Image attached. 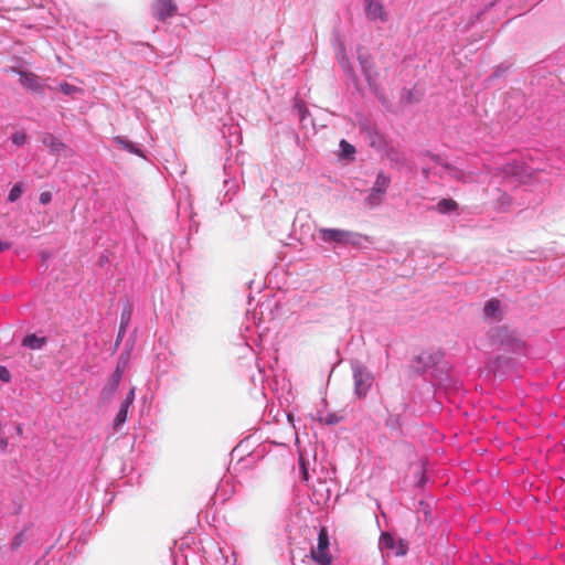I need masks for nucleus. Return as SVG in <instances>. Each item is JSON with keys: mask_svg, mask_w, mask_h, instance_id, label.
Returning a JSON list of instances; mask_svg holds the SVG:
<instances>
[{"mask_svg": "<svg viewBox=\"0 0 565 565\" xmlns=\"http://www.w3.org/2000/svg\"><path fill=\"white\" fill-rule=\"evenodd\" d=\"M352 377L354 383V394L358 397H365L373 383V373L359 360L351 361Z\"/></svg>", "mask_w": 565, "mask_h": 565, "instance_id": "f257e3e1", "label": "nucleus"}, {"mask_svg": "<svg viewBox=\"0 0 565 565\" xmlns=\"http://www.w3.org/2000/svg\"><path fill=\"white\" fill-rule=\"evenodd\" d=\"M318 235L321 242L333 245H358L362 237L360 234L347 230L327 227L319 228Z\"/></svg>", "mask_w": 565, "mask_h": 565, "instance_id": "f03ea898", "label": "nucleus"}, {"mask_svg": "<svg viewBox=\"0 0 565 565\" xmlns=\"http://www.w3.org/2000/svg\"><path fill=\"white\" fill-rule=\"evenodd\" d=\"M490 342L492 345L503 350L515 351L521 348V341L516 338L513 331L507 327H498L489 333Z\"/></svg>", "mask_w": 565, "mask_h": 565, "instance_id": "7ed1b4c3", "label": "nucleus"}, {"mask_svg": "<svg viewBox=\"0 0 565 565\" xmlns=\"http://www.w3.org/2000/svg\"><path fill=\"white\" fill-rule=\"evenodd\" d=\"M391 183V179L383 172L377 173L375 182L365 198V203L370 207L377 206L382 203L383 196L386 193Z\"/></svg>", "mask_w": 565, "mask_h": 565, "instance_id": "20e7f679", "label": "nucleus"}, {"mask_svg": "<svg viewBox=\"0 0 565 565\" xmlns=\"http://www.w3.org/2000/svg\"><path fill=\"white\" fill-rule=\"evenodd\" d=\"M363 11L367 21L386 23L390 14L382 0H362Z\"/></svg>", "mask_w": 565, "mask_h": 565, "instance_id": "39448f33", "label": "nucleus"}, {"mask_svg": "<svg viewBox=\"0 0 565 565\" xmlns=\"http://www.w3.org/2000/svg\"><path fill=\"white\" fill-rule=\"evenodd\" d=\"M329 536L326 529H321L318 534V544L311 550L312 559L319 565H330L331 558L328 554Z\"/></svg>", "mask_w": 565, "mask_h": 565, "instance_id": "423d86ee", "label": "nucleus"}, {"mask_svg": "<svg viewBox=\"0 0 565 565\" xmlns=\"http://www.w3.org/2000/svg\"><path fill=\"white\" fill-rule=\"evenodd\" d=\"M380 545L382 547L394 551L396 556H404L407 553L408 546L404 540L396 541L390 533H383L381 535Z\"/></svg>", "mask_w": 565, "mask_h": 565, "instance_id": "0eeeda50", "label": "nucleus"}, {"mask_svg": "<svg viewBox=\"0 0 565 565\" xmlns=\"http://www.w3.org/2000/svg\"><path fill=\"white\" fill-rule=\"evenodd\" d=\"M434 160H435L436 164L439 166L440 168H443L449 177H451L458 181H463V182H468V181L472 180L471 173H466L461 169H458L457 167L449 164L440 157L436 156V157H434Z\"/></svg>", "mask_w": 565, "mask_h": 565, "instance_id": "6e6552de", "label": "nucleus"}, {"mask_svg": "<svg viewBox=\"0 0 565 565\" xmlns=\"http://www.w3.org/2000/svg\"><path fill=\"white\" fill-rule=\"evenodd\" d=\"M358 61L361 66V71L365 77V79L371 84L373 81V63L371 61V56L365 47L359 46L358 51Z\"/></svg>", "mask_w": 565, "mask_h": 565, "instance_id": "1a4fd4ad", "label": "nucleus"}, {"mask_svg": "<svg viewBox=\"0 0 565 565\" xmlns=\"http://www.w3.org/2000/svg\"><path fill=\"white\" fill-rule=\"evenodd\" d=\"M122 379V369L120 367V364H117L116 370L110 375L107 384L102 390V395L104 398H110L116 393L120 382Z\"/></svg>", "mask_w": 565, "mask_h": 565, "instance_id": "9d476101", "label": "nucleus"}, {"mask_svg": "<svg viewBox=\"0 0 565 565\" xmlns=\"http://www.w3.org/2000/svg\"><path fill=\"white\" fill-rule=\"evenodd\" d=\"M177 10L172 0H157L153 7V14L157 19L164 21L167 18L172 17Z\"/></svg>", "mask_w": 565, "mask_h": 565, "instance_id": "9b49d317", "label": "nucleus"}, {"mask_svg": "<svg viewBox=\"0 0 565 565\" xmlns=\"http://www.w3.org/2000/svg\"><path fill=\"white\" fill-rule=\"evenodd\" d=\"M42 145L50 150L51 153L58 156L64 151H67V147L60 139L52 135H44L41 139Z\"/></svg>", "mask_w": 565, "mask_h": 565, "instance_id": "f8f14e48", "label": "nucleus"}, {"mask_svg": "<svg viewBox=\"0 0 565 565\" xmlns=\"http://www.w3.org/2000/svg\"><path fill=\"white\" fill-rule=\"evenodd\" d=\"M295 109L298 113L299 120L303 128H307L309 125L312 127V129L316 131V124L313 119L311 118V115L306 107V105L301 100H297L295 104Z\"/></svg>", "mask_w": 565, "mask_h": 565, "instance_id": "ddd939ff", "label": "nucleus"}, {"mask_svg": "<svg viewBox=\"0 0 565 565\" xmlns=\"http://www.w3.org/2000/svg\"><path fill=\"white\" fill-rule=\"evenodd\" d=\"M484 317L491 320L501 318V303L498 299H490L484 306Z\"/></svg>", "mask_w": 565, "mask_h": 565, "instance_id": "4468645a", "label": "nucleus"}, {"mask_svg": "<svg viewBox=\"0 0 565 565\" xmlns=\"http://www.w3.org/2000/svg\"><path fill=\"white\" fill-rule=\"evenodd\" d=\"M114 142L116 145H118L120 148L125 149L126 151H128L132 154L143 157L142 150L138 146H136L134 142H131L130 140H128L127 138H125L122 136H116L114 138Z\"/></svg>", "mask_w": 565, "mask_h": 565, "instance_id": "2eb2a0df", "label": "nucleus"}, {"mask_svg": "<svg viewBox=\"0 0 565 565\" xmlns=\"http://www.w3.org/2000/svg\"><path fill=\"white\" fill-rule=\"evenodd\" d=\"M205 565H233L222 548H217L205 559Z\"/></svg>", "mask_w": 565, "mask_h": 565, "instance_id": "dca6fc26", "label": "nucleus"}, {"mask_svg": "<svg viewBox=\"0 0 565 565\" xmlns=\"http://www.w3.org/2000/svg\"><path fill=\"white\" fill-rule=\"evenodd\" d=\"M337 58L342 70L350 76H353V68L343 45L337 52Z\"/></svg>", "mask_w": 565, "mask_h": 565, "instance_id": "f3484780", "label": "nucleus"}, {"mask_svg": "<svg viewBox=\"0 0 565 565\" xmlns=\"http://www.w3.org/2000/svg\"><path fill=\"white\" fill-rule=\"evenodd\" d=\"M238 191V182L236 179H227L224 181L223 202H230Z\"/></svg>", "mask_w": 565, "mask_h": 565, "instance_id": "a211bd4d", "label": "nucleus"}, {"mask_svg": "<svg viewBox=\"0 0 565 565\" xmlns=\"http://www.w3.org/2000/svg\"><path fill=\"white\" fill-rule=\"evenodd\" d=\"M457 207L458 204L452 199H443L436 205V210L441 214L454 212L457 210Z\"/></svg>", "mask_w": 565, "mask_h": 565, "instance_id": "6ab92c4d", "label": "nucleus"}, {"mask_svg": "<svg viewBox=\"0 0 565 565\" xmlns=\"http://www.w3.org/2000/svg\"><path fill=\"white\" fill-rule=\"evenodd\" d=\"M443 358V354L438 351L436 353L423 352L418 360L419 362L425 363V367H428L435 363H437Z\"/></svg>", "mask_w": 565, "mask_h": 565, "instance_id": "aec40b11", "label": "nucleus"}, {"mask_svg": "<svg viewBox=\"0 0 565 565\" xmlns=\"http://www.w3.org/2000/svg\"><path fill=\"white\" fill-rule=\"evenodd\" d=\"M339 147L341 150V157L344 159H351L355 153V148L344 139L340 141Z\"/></svg>", "mask_w": 565, "mask_h": 565, "instance_id": "412c9836", "label": "nucleus"}, {"mask_svg": "<svg viewBox=\"0 0 565 565\" xmlns=\"http://www.w3.org/2000/svg\"><path fill=\"white\" fill-rule=\"evenodd\" d=\"M60 90L67 96H75L76 94L83 93V89L81 87L71 85L68 83L60 84Z\"/></svg>", "mask_w": 565, "mask_h": 565, "instance_id": "4be33fe9", "label": "nucleus"}, {"mask_svg": "<svg viewBox=\"0 0 565 565\" xmlns=\"http://www.w3.org/2000/svg\"><path fill=\"white\" fill-rule=\"evenodd\" d=\"M128 409L120 405V408L115 417L114 427L118 429L127 420Z\"/></svg>", "mask_w": 565, "mask_h": 565, "instance_id": "5701e85b", "label": "nucleus"}, {"mask_svg": "<svg viewBox=\"0 0 565 565\" xmlns=\"http://www.w3.org/2000/svg\"><path fill=\"white\" fill-rule=\"evenodd\" d=\"M19 82L25 88H30V89L33 88L34 79H33V75L32 74H25V73L20 72L19 73Z\"/></svg>", "mask_w": 565, "mask_h": 565, "instance_id": "b1692460", "label": "nucleus"}, {"mask_svg": "<svg viewBox=\"0 0 565 565\" xmlns=\"http://www.w3.org/2000/svg\"><path fill=\"white\" fill-rule=\"evenodd\" d=\"M130 317H131L130 309L129 308L124 309L121 312V316H120L121 329H127L128 323L130 321Z\"/></svg>", "mask_w": 565, "mask_h": 565, "instance_id": "393cba45", "label": "nucleus"}, {"mask_svg": "<svg viewBox=\"0 0 565 565\" xmlns=\"http://www.w3.org/2000/svg\"><path fill=\"white\" fill-rule=\"evenodd\" d=\"M22 193V189H21V185L20 184H15L11 190H10V193H9V196H8V200L10 202H14L17 201L20 195Z\"/></svg>", "mask_w": 565, "mask_h": 565, "instance_id": "a878e982", "label": "nucleus"}, {"mask_svg": "<svg viewBox=\"0 0 565 565\" xmlns=\"http://www.w3.org/2000/svg\"><path fill=\"white\" fill-rule=\"evenodd\" d=\"M22 344L24 347H29L31 349L35 348V333H32V334H29L26 335L23 341H22Z\"/></svg>", "mask_w": 565, "mask_h": 565, "instance_id": "bb28decb", "label": "nucleus"}, {"mask_svg": "<svg viewBox=\"0 0 565 565\" xmlns=\"http://www.w3.org/2000/svg\"><path fill=\"white\" fill-rule=\"evenodd\" d=\"M25 135L23 132H15L13 136H12V141L13 143H15L17 146H22L24 142H25Z\"/></svg>", "mask_w": 565, "mask_h": 565, "instance_id": "cd10ccee", "label": "nucleus"}, {"mask_svg": "<svg viewBox=\"0 0 565 565\" xmlns=\"http://www.w3.org/2000/svg\"><path fill=\"white\" fill-rule=\"evenodd\" d=\"M11 379L10 372L6 366L0 365V380L3 382H9Z\"/></svg>", "mask_w": 565, "mask_h": 565, "instance_id": "c85d7f7f", "label": "nucleus"}, {"mask_svg": "<svg viewBox=\"0 0 565 565\" xmlns=\"http://www.w3.org/2000/svg\"><path fill=\"white\" fill-rule=\"evenodd\" d=\"M39 200L42 204H47L52 200V193L49 191H44L40 194Z\"/></svg>", "mask_w": 565, "mask_h": 565, "instance_id": "c756f323", "label": "nucleus"}, {"mask_svg": "<svg viewBox=\"0 0 565 565\" xmlns=\"http://www.w3.org/2000/svg\"><path fill=\"white\" fill-rule=\"evenodd\" d=\"M338 420H339V418L333 414L328 415L324 419L326 424H328V425H333V424L338 423Z\"/></svg>", "mask_w": 565, "mask_h": 565, "instance_id": "7c9ffc66", "label": "nucleus"}, {"mask_svg": "<svg viewBox=\"0 0 565 565\" xmlns=\"http://www.w3.org/2000/svg\"><path fill=\"white\" fill-rule=\"evenodd\" d=\"M127 361H128V354L127 355L121 354L117 364H120V367L122 369V371L126 367Z\"/></svg>", "mask_w": 565, "mask_h": 565, "instance_id": "2f4dec72", "label": "nucleus"}, {"mask_svg": "<svg viewBox=\"0 0 565 565\" xmlns=\"http://www.w3.org/2000/svg\"><path fill=\"white\" fill-rule=\"evenodd\" d=\"M10 247H11L10 243L0 241V253L9 249Z\"/></svg>", "mask_w": 565, "mask_h": 565, "instance_id": "473e14b6", "label": "nucleus"}, {"mask_svg": "<svg viewBox=\"0 0 565 565\" xmlns=\"http://www.w3.org/2000/svg\"><path fill=\"white\" fill-rule=\"evenodd\" d=\"M21 537H22V534H19L15 536L13 543H12V547L13 548H17L20 544H21Z\"/></svg>", "mask_w": 565, "mask_h": 565, "instance_id": "72a5a7b5", "label": "nucleus"}, {"mask_svg": "<svg viewBox=\"0 0 565 565\" xmlns=\"http://www.w3.org/2000/svg\"><path fill=\"white\" fill-rule=\"evenodd\" d=\"M128 401L132 402L135 401V388H131L128 394L126 395V397Z\"/></svg>", "mask_w": 565, "mask_h": 565, "instance_id": "f704fd0d", "label": "nucleus"}, {"mask_svg": "<svg viewBox=\"0 0 565 565\" xmlns=\"http://www.w3.org/2000/svg\"><path fill=\"white\" fill-rule=\"evenodd\" d=\"M45 343V338L44 337H38V350H40L43 344Z\"/></svg>", "mask_w": 565, "mask_h": 565, "instance_id": "c9c22d12", "label": "nucleus"}, {"mask_svg": "<svg viewBox=\"0 0 565 565\" xmlns=\"http://www.w3.org/2000/svg\"><path fill=\"white\" fill-rule=\"evenodd\" d=\"M132 405V402L128 401L127 398H125L122 402H121V406L129 409V407Z\"/></svg>", "mask_w": 565, "mask_h": 565, "instance_id": "e433bc0d", "label": "nucleus"}, {"mask_svg": "<svg viewBox=\"0 0 565 565\" xmlns=\"http://www.w3.org/2000/svg\"><path fill=\"white\" fill-rule=\"evenodd\" d=\"M125 332H126V329H121V326H120V327H119V331H118L117 342H118L119 340H121V338L124 337Z\"/></svg>", "mask_w": 565, "mask_h": 565, "instance_id": "4c0bfd02", "label": "nucleus"}, {"mask_svg": "<svg viewBox=\"0 0 565 565\" xmlns=\"http://www.w3.org/2000/svg\"><path fill=\"white\" fill-rule=\"evenodd\" d=\"M302 476H303V479L307 480L308 479V472L307 470L305 469V467H302Z\"/></svg>", "mask_w": 565, "mask_h": 565, "instance_id": "58836bf2", "label": "nucleus"}]
</instances>
